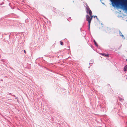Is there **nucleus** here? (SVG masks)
Segmentation results:
<instances>
[{"label":"nucleus","instance_id":"f257e3e1","mask_svg":"<svg viewBox=\"0 0 127 127\" xmlns=\"http://www.w3.org/2000/svg\"><path fill=\"white\" fill-rule=\"evenodd\" d=\"M113 7H124L127 12V0H110Z\"/></svg>","mask_w":127,"mask_h":127},{"label":"nucleus","instance_id":"f03ea898","mask_svg":"<svg viewBox=\"0 0 127 127\" xmlns=\"http://www.w3.org/2000/svg\"><path fill=\"white\" fill-rule=\"evenodd\" d=\"M87 7L86 8V11L87 13H89L90 16H91L92 14V12L91 10L90 9L89 7L87 6L86 4Z\"/></svg>","mask_w":127,"mask_h":127},{"label":"nucleus","instance_id":"7ed1b4c3","mask_svg":"<svg viewBox=\"0 0 127 127\" xmlns=\"http://www.w3.org/2000/svg\"><path fill=\"white\" fill-rule=\"evenodd\" d=\"M91 17H90L88 15H87L86 16V20L89 23L90 22V23H91V21L92 20L93 16H92V15L91 16H90Z\"/></svg>","mask_w":127,"mask_h":127},{"label":"nucleus","instance_id":"20e7f679","mask_svg":"<svg viewBox=\"0 0 127 127\" xmlns=\"http://www.w3.org/2000/svg\"><path fill=\"white\" fill-rule=\"evenodd\" d=\"M124 71H127V65H126L124 67Z\"/></svg>","mask_w":127,"mask_h":127},{"label":"nucleus","instance_id":"39448f33","mask_svg":"<svg viewBox=\"0 0 127 127\" xmlns=\"http://www.w3.org/2000/svg\"><path fill=\"white\" fill-rule=\"evenodd\" d=\"M119 33L120 35V36H122L123 38H124L123 35H122V33H121V32L120 31H119Z\"/></svg>","mask_w":127,"mask_h":127},{"label":"nucleus","instance_id":"423d86ee","mask_svg":"<svg viewBox=\"0 0 127 127\" xmlns=\"http://www.w3.org/2000/svg\"><path fill=\"white\" fill-rule=\"evenodd\" d=\"M94 44L96 46H98V45L97 44V43L95 41V40H94Z\"/></svg>","mask_w":127,"mask_h":127},{"label":"nucleus","instance_id":"0eeeda50","mask_svg":"<svg viewBox=\"0 0 127 127\" xmlns=\"http://www.w3.org/2000/svg\"><path fill=\"white\" fill-rule=\"evenodd\" d=\"M88 29H89V30H90V22H89V23H88Z\"/></svg>","mask_w":127,"mask_h":127},{"label":"nucleus","instance_id":"6e6552de","mask_svg":"<svg viewBox=\"0 0 127 127\" xmlns=\"http://www.w3.org/2000/svg\"><path fill=\"white\" fill-rule=\"evenodd\" d=\"M60 44L62 45H63L64 44V43H63V42H61V41H60Z\"/></svg>","mask_w":127,"mask_h":127},{"label":"nucleus","instance_id":"1a4fd4ad","mask_svg":"<svg viewBox=\"0 0 127 127\" xmlns=\"http://www.w3.org/2000/svg\"><path fill=\"white\" fill-rule=\"evenodd\" d=\"M93 16V17H94V18H95V17H96L97 18V20H98V18H97V16Z\"/></svg>","mask_w":127,"mask_h":127},{"label":"nucleus","instance_id":"9d476101","mask_svg":"<svg viewBox=\"0 0 127 127\" xmlns=\"http://www.w3.org/2000/svg\"><path fill=\"white\" fill-rule=\"evenodd\" d=\"M105 56H108V54H105Z\"/></svg>","mask_w":127,"mask_h":127},{"label":"nucleus","instance_id":"9b49d317","mask_svg":"<svg viewBox=\"0 0 127 127\" xmlns=\"http://www.w3.org/2000/svg\"><path fill=\"white\" fill-rule=\"evenodd\" d=\"M101 55H103V56H105V54H101Z\"/></svg>","mask_w":127,"mask_h":127},{"label":"nucleus","instance_id":"f8f14e48","mask_svg":"<svg viewBox=\"0 0 127 127\" xmlns=\"http://www.w3.org/2000/svg\"><path fill=\"white\" fill-rule=\"evenodd\" d=\"M24 52L25 53H26V51H25V50H24Z\"/></svg>","mask_w":127,"mask_h":127},{"label":"nucleus","instance_id":"ddd939ff","mask_svg":"<svg viewBox=\"0 0 127 127\" xmlns=\"http://www.w3.org/2000/svg\"><path fill=\"white\" fill-rule=\"evenodd\" d=\"M102 3L104 5V3Z\"/></svg>","mask_w":127,"mask_h":127},{"label":"nucleus","instance_id":"4468645a","mask_svg":"<svg viewBox=\"0 0 127 127\" xmlns=\"http://www.w3.org/2000/svg\"><path fill=\"white\" fill-rule=\"evenodd\" d=\"M108 29H109V28H108Z\"/></svg>","mask_w":127,"mask_h":127},{"label":"nucleus","instance_id":"2eb2a0df","mask_svg":"<svg viewBox=\"0 0 127 127\" xmlns=\"http://www.w3.org/2000/svg\"><path fill=\"white\" fill-rule=\"evenodd\" d=\"M126 61H127V59L126 60Z\"/></svg>","mask_w":127,"mask_h":127}]
</instances>
